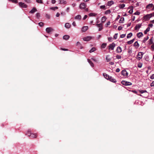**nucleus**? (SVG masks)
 I'll return each mask as SVG.
<instances>
[{
	"mask_svg": "<svg viewBox=\"0 0 154 154\" xmlns=\"http://www.w3.org/2000/svg\"><path fill=\"white\" fill-rule=\"evenodd\" d=\"M152 17V14H147L143 17V20L145 21L149 20L151 17Z\"/></svg>",
	"mask_w": 154,
	"mask_h": 154,
	"instance_id": "1",
	"label": "nucleus"
},
{
	"mask_svg": "<svg viewBox=\"0 0 154 154\" xmlns=\"http://www.w3.org/2000/svg\"><path fill=\"white\" fill-rule=\"evenodd\" d=\"M143 54L144 53L142 52H139L137 54V59L139 60H140L142 58L143 55Z\"/></svg>",
	"mask_w": 154,
	"mask_h": 154,
	"instance_id": "2",
	"label": "nucleus"
},
{
	"mask_svg": "<svg viewBox=\"0 0 154 154\" xmlns=\"http://www.w3.org/2000/svg\"><path fill=\"white\" fill-rule=\"evenodd\" d=\"M122 85H132V83L129 82H127L125 81H122Z\"/></svg>",
	"mask_w": 154,
	"mask_h": 154,
	"instance_id": "3",
	"label": "nucleus"
},
{
	"mask_svg": "<svg viewBox=\"0 0 154 154\" xmlns=\"http://www.w3.org/2000/svg\"><path fill=\"white\" fill-rule=\"evenodd\" d=\"M87 6L86 4L84 3H81L79 6L80 9H84L86 8Z\"/></svg>",
	"mask_w": 154,
	"mask_h": 154,
	"instance_id": "4",
	"label": "nucleus"
},
{
	"mask_svg": "<svg viewBox=\"0 0 154 154\" xmlns=\"http://www.w3.org/2000/svg\"><path fill=\"white\" fill-rule=\"evenodd\" d=\"M116 46V44L114 43H112V44L109 45V49H111L112 50H113L114 48Z\"/></svg>",
	"mask_w": 154,
	"mask_h": 154,
	"instance_id": "5",
	"label": "nucleus"
},
{
	"mask_svg": "<svg viewBox=\"0 0 154 154\" xmlns=\"http://www.w3.org/2000/svg\"><path fill=\"white\" fill-rule=\"evenodd\" d=\"M19 4L20 6L22 8H26L27 7V5L24 3L20 2L19 3Z\"/></svg>",
	"mask_w": 154,
	"mask_h": 154,
	"instance_id": "6",
	"label": "nucleus"
},
{
	"mask_svg": "<svg viewBox=\"0 0 154 154\" xmlns=\"http://www.w3.org/2000/svg\"><path fill=\"white\" fill-rule=\"evenodd\" d=\"M96 26L99 28V31L103 29V24L101 23L97 24Z\"/></svg>",
	"mask_w": 154,
	"mask_h": 154,
	"instance_id": "7",
	"label": "nucleus"
},
{
	"mask_svg": "<svg viewBox=\"0 0 154 154\" xmlns=\"http://www.w3.org/2000/svg\"><path fill=\"white\" fill-rule=\"evenodd\" d=\"M26 135H28V136H30L31 138H36L37 137V135L36 134H32L31 135H29L27 133L26 134Z\"/></svg>",
	"mask_w": 154,
	"mask_h": 154,
	"instance_id": "8",
	"label": "nucleus"
},
{
	"mask_svg": "<svg viewBox=\"0 0 154 154\" xmlns=\"http://www.w3.org/2000/svg\"><path fill=\"white\" fill-rule=\"evenodd\" d=\"M53 31H54L53 29L50 27H48L46 29V32L48 33H49Z\"/></svg>",
	"mask_w": 154,
	"mask_h": 154,
	"instance_id": "9",
	"label": "nucleus"
},
{
	"mask_svg": "<svg viewBox=\"0 0 154 154\" xmlns=\"http://www.w3.org/2000/svg\"><path fill=\"white\" fill-rule=\"evenodd\" d=\"M91 39V37L90 36H88L85 37L83 38L84 41H90Z\"/></svg>",
	"mask_w": 154,
	"mask_h": 154,
	"instance_id": "10",
	"label": "nucleus"
},
{
	"mask_svg": "<svg viewBox=\"0 0 154 154\" xmlns=\"http://www.w3.org/2000/svg\"><path fill=\"white\" fill-rule=\"evenodd\" d=\"M139 91L140 93L141 94L145 93V96H144V97H146V96H147L148 95V93L146 90H140Z\"/></svg>",
	"mask_w": 154,
	"mask_h": 154,
	"instance_id": "11",
	"label": "nucleus"
},
{
	"mask_svg": "<svg viewBox=\"0 0 154 154\" xmlns=\"http://www.w3.org/2000/svg\"><path fill=\"white\" fill-rule=\"evenodd\" d=\"M122 74L124 76H127L128 75V73L125 70H123L122 71Z\"/></svg>",
	"mask_w": 154,
	"mask_h": 154,
	"instance_id": "12",
	"label": "nucleus"
},
{
	"mask_svg": "<svg viewBox=\"0 0 154 154\" xmlns=\"http://www.w3.org/2000/svg\"><path fill=\"white\" fill-rule=\"evenodd\" d=\"M88 26H84L82 28V32H85L88 29Z\"/></svg>",
	"mask_w": 154,
	"mask_h": 154,
	"instance_id": "13",
	"label": "nucleus"
},
{
	"mask_svg": "<svg viewBox=\"0 0 154 154\" xmlns=\"http://www.w3.org/2000/svg\"><path fill=\"white\" fill-rule=\"evenodd\" d=\"M141 24H137L136 26L134 27V29L135 30H137L138 29H139L141 26Z\"/></svg>",
	"mask_w": 154,
	"mask_h": 154,
	"instance_id": "14",
	"label": "nucleus"
},
{
	"mask_svg": "<svg viewBox=\"0 0 154 154\" xmlns=\"http://www.w3.org/2000/svg\"><path fill=\"white\" fill-rule=\"evenodd\" d=\"M116 51L117 53H120L122 51V49L119 46L117 48Z\"/></svg>",
	"mask_w": 154,
	"mask_h": 154,
	"instance_id": "15",
	"label": "nucleus"
},
{
	"mask_svg": "<svg viewBox=\"0 0 154 154\" xmlns=\"http://www.w3.org/2000/svg\"><path fill=\"white\" fill-rule=\"evenodd\" d=\"M36 11H37V9L35 7H33L32 9L29 11V13L33 14Z\"/></svg>",
	"mask_w": 154,
	"mask_h": 154,
	"instance_id": "16",
	"label": "nucleus"
},
{
	"mask_svg": "<svg viewBox=\"0 0 154 154\" xmlns=\"http://www.w3.org/2000/svg\"><path fill=\"white\" fill-rule=\"evenodd\" d=\"M109 79L111 82H113L115 83L116 82V80L114 79L112 77V76H110L109 78Z\"/></svg>",
	"mask_w": 154,
	"mask_h": 154,
	"instance_id": "17",
	"label": "nucleus"
},
{
	"mask_svg": "<svg viewBox=\"0 0 154 154\" xmlns=\"http://www.w3.org/2000/svg\"><path fill=\"white\" fill-rule=\"evenodd\" d=\"M153 6V5L152 4H149L147 5L146 7V8L148 9H150Z\"/></svg>",
	"mask_w": 154,
	"mask_h": 154,
	"instance_id": "18",
	"label": "nucleus"
},
{
	"mask_svg": "<svg viewBox=\"0 0 154 154\" xmlns=\"http://www.w3.org/2000/svg\"><path fill=\"white\" fill-rule=\"evenodd\" d=\"M103 75L104 77L108 80L109 79L110 76L106 74V73H103Z\"/></svg>",
	"mask_w": 154,
	"mask_h": 154,
	"instance_id": "19",
	"label": "nucleus"
},
{
	"mask_svg": "<svg viewBox=\"0 0 154 154\" xmlns=\"http://www.w3.org/2000/svg\"><path fill=\"white\" fill-rule=\"evenodd\" d=\"M69 36L67 35H65L63 36V38L64 39L67 40L69 38Z\"/></svg>",
	"mask_w": 154,
	"mask_h": 154,
	"instance_id": "20",
	"label": "nucleus"
},
{
	"mask_svg": "<svg viewBox=\"0 0 154 154\" xmlns=\"http://www.w3.org/2000/svg\"><path fill=\"white\" fill-rule=\"evenodd\" d=\"M107 18L105 16L103 17L101 19V22L104 23L106 20Z\"/></svg>",
	"mask_w": 154,
	"mask_h": 154,
	"instance_id": "21",
	"label": "nucleus"
},
{
	"mask_svg": "<svg viewBox=\"0 0 154 154\" xmlns=\"http://www.w3.org/2000/svg\"><path fill=\"white\" fill-rule=\"evenodd\" d=\"M81 18V16L80 15H78L76 16L75 17V20H79Z\"/></svg>",
	"mask_w": 154,
	"mask_h": 154,
	"instance_id": "22",
	"label": "nucleus"
},
{
	"mask_svg": "<svg viewBox=\"0 0 154 154\" xmlns=\"http://www.w3.org/2000/svg\"><path fill=\"white\" fill-rule=\"evenodd\" d=\"M143 34L142 32H139L137 33V36L138 38H140L143 36Z\"/></svg>",
	"mask_w": 154,
	"mask_h": 154,
	"instance_id": "23",
	"label": "nucleus"
},
{
	"mask_svg": "<svg viewBox=\"0 0 154 154\" xmlns=\"http://www.w3.org/2000/svg\"><path fill=\"white\" fill-rule=\"evenodd\" d=\"M65 26L67 28H69L70 27L71 25L69 23H66Z\"/></svg>",
	"mask_w": 154,
	"mask_h": 154,
	"instance_id": "24",
	"label": "nucleus"
},
{
	"mask_svg": "<svg viewBox=\"0 0 154 154\" xmlns=\"http://www.w3.org/2000/svg\"><path fill=\"white\" fill-rule=\"evenodd\" d=\"M96 50V48L93 47L89 51V52L90 53H92V52Z\"/></svg>",
	"mask_w": 154,
	"mask_h": 154,
	"instance_id": "25",
	"label": "nucleus"
},
{
	"mask_svg": "<svg viewBox=\"0 0 154 154\" xmlns=\"http://www.w3.org/2000/svg\"><path fill=\"white\" fill-rule=\"evenodd\" d=\"M134 38L131 40L130 41H128L127 42V43L128 44V45H130L133 42H134Z\"/></svg>",
	"mask_w": 154,
	"mask_h": 154,
	"instance_id": "26",
	"label": "nucleus"
},
{
	"mask_svg": "<svg viewBox=\"0 0 154 154\" xmlns=\"http://www.w3.org/2000/svg\"><path fill=\"white\" fill-rule=\"evenodd\" d=\"M88 63L90 64L92 66V67H94V63L92 62L91 61L90 59H88Z\"/></svg>",
	"mask_w": 154,
	"mask_h": 154,
	"instance_id": "27",
	"label": "nucleus"
},
{
	"mask_svg": "<svg viewBox=\"0 0 154 154\" xmlns=\"http://www.w3.org/2000/svg\"><path fill=\"white\" fill-rule=\"evenodd\" d=\"M134 46L135 47H137V48H138L139 46V45L138 43L136 41L134 44Z\"/></svg>",
	"mask_w": 154,
	"mask_h": 154,
	"instance_id": "28",
	"label": "nucleus"
},
{
	"mask_svg": "<svg viewBox=\"0 0 154 154\" xmlns=\"http://www.w3.org/2000/svg\"><path fill=\"white\" fill-rule=\"evenodd\" d=\"M114 3L112 1H109L107 2L108 5L109 6H110Z\"/></svg>",
	"mask_w": 154,
	"mask_h": 154,
	"instance_id": "29",
	"label": "nucleus"
},
{
	"mask_svg": "<svg viewBox=\"0 0 154 154\" xmlns=\"http://www.w3.org/2000/svg\"><path fill=\"white\" fill-rule=\"evenodd\" d=\"M150 30V28L149 27H148L146 29V30L144 31V33L145 34H146L147 33V32H149Z\"/></svg>",
	"mask_w": 154,
	"mask_h": 154,
	"instance_id": "30",
	"label": "nucleus"
},
{
	"mask_svg": "<svg viewBox=\"0 0 154 154\" xmlns=\"http://www.w3.org/2000/svg\"><path fill=\"white\" fill-rule=\"evenodd\" d=\"M60 4H65L66 3V2L65 0H60Z\"/></svg>",
	"mask_w": 154,
	"mask_h": 154,
	"instance_id": "31",
	"label": "nucleus"
},
{
	"mask_svg": "<svg viewBox=\"0 0 154 154\" xmlns=\"http://www.w3.org/2000/svg\"><path fill=\"white\" fill-rule=\"evenodd\" d=\"M111 13V11L110 10H106L105 12V14L107 15V14H109Z\"/></svg>",
	"mask_w": 154,
	"mask_h": 154,
	"instance_id": "32",
	"label": "nucleus"
},
{
	"mask_svg": "<svg viewBox=\"0 0 154 154\" xmlns=\"http://www.w3.org/2000/svg\"><path fill=\"white\" fill-rule=\"evenodd\" d=\"M124 20V17L121 18L119 21V23H123V22Z\"/></svg>",
	"mask_w": 154,
	"mask_h": 154,
	"instance_id": "33",
	"label": "nucleus"
},
{
	"mask_svg": "<svg viewBox=\"0 0 154 154\" xmlns=\"http://www.w3.org/2000/svg\"><path fill=\"white\" fill-rule=\"evenodd\" d=\"M132 35V33L131 32L128 34L127 36V38H130L131 37Z\"/></svg>",
	"mask_w": 154,
	"mask_h": 154,
	"instance_id": "34",
	"label": "nucleus"
},
{
	"mask_svg": "<svg viewBox=\"0 0 154 154\" xmlns=\"http://www.w3.org/2000/svg\"><path fill=\"white\" fill-rule=\"evenodd\" d=\"M106 45L107 44L106 43H103L101 45V48H104L106 47Z\"/></svg>",
	"mask_w": 154,
	"mask_h": 154,
	"instance_id": "35",
	"label": "nucleus"
},
{
	"mask_svg": "<svg viewBox=\"0 0 154 154\" xmlns=\"http://www.w3.org/2000/svg\"><path fill=\"white\" fill-rule=\"evenodd\" d=\"M149 39V37L147 36L146 37H145L143 40V42L145 43L148 39Z\"/></svg>",
	"mask_w": 154,
	"mask_h": 154,
	"instance_id": "36",
	"label": "nucleus"
},
{
	"mask_svg": "<svg viewBox=\"0 0 154 154\" xmlns=\"http://www.w3.org/2000/svg\"><path fill=\"white\" fill-rule=\"evenodd\" d=\"M125 6V5L124 4H122L120 5L119 6L120 8L122 9Z\"/></svg>",
	"mask_w": 154,
	"mask_h": 154,
	"instance_id": "37",
	"label": "nucleus"
},
{
	"mask_svg": "<svg viewBox=\"0 0 154 154\" xmlns=\"http://www.w3.org/2000/svg\"><path fill=\"white\" fill-rule=\"evenodd\" d=\"M96 14L94 13H90L89 14L90 16H95L96 15Z\"/></svg>",
	"mask_w": 154,
	"mask_h": 154,
	"instance_id": "38",
	"label": "nucleus"
},
{
	"mask_svg": "<svg viewBox=\"0 0 154 154\" xmlns=\"http://www.w3.org/2000/svg\"><path fill=\"white\" fill-rule=\"evenodd\" d=\"M153 42L152 39V38L150 39L149 40V45H151V44H152L153 43Z\"/></svg>",
	"mask_w": 154,
	"mask_h": 154,
	"instance_id": "39",
	"label": "nucleus"
},
{
	"mask_svg": "<svg viewBox=\"0 0 154 154\" xmlns=\"http://www.w3.org/2000/svg\"><path fill=\"white\" fill-rule=\"evenodd\" d=\"M133 7L132 6L131 7V9L129 11V13L130 14H132L133 12Z\"/></svg>",
	"mask_w": 154,
	"mask_h": 154,
	"instance_id": "40",
	"label": "nucleus"
},
{
	"mask_svg": "<svg viewBox=\"0 0 154 154\" xmlns=\"http://www.w3.org/2000/svg\"><path fill=\"white\" fill-rule=\"evenodd\" d=\"M100 8L104 10H105L106 9V6L104 5L101 6H100Z\"/></svg>",
	"mask_w": 154,
	"mask_h": 154,
	"instance_id": "41",
	"label": "nucleus"
},
{
	"mask_svg": "<svg viewBox=\"0 0 154 154\" xmlns=\"http://www.w3.org/2000/svg\"><path fill=\"white\" fill-rule=\"evenodd\" d=\"M109 56V55H107L106 57V59L107 62L111 60V59L109 58H108V57Z\"/></svg>",
	"mask_w": 154,
	"mask_h": 154,
	"instance_id": "42",
	"label": "nucleus"
},
{
	"mask_svg": "<svg viewBox=\"0 0 154 154\" xmlns=\"http://www.w3.org/2000/svg\"><path fill=\"white\" fill-rule=\"evenodd\" d=\"M36 2L38 3H40L41 4L43 3L42 0H36Z\"/></svg>",
	"mask_w": 154,
	"mask_h": 154,
	"instance_id": "43",
	"label": "nucleus"
},
{
	"mask_svg": "<svg viewBox=\"0 0 154 154\" xmlns=\"http://www.w3.org/2000/svg\"><path fill=\"white\" fill-rule=\"evenodd\" d=\"M40 14L39 13H37V14H36V16L37 18H39V17H40Z\"/></svg>",
	"mask_w": 154,
	"mask_h": 154,
	"instance_id": "44",
	"label": "nucleus"
},
{
	"mask_svg": "<svg viewBox=\"0 0 154 154\" xmlns=\"http://www.w3.org/2000/svg\"><path fill=\"white\" fill-rule=\"evenodd\" d=\"M44 23L43 22H41L38 23V25L41 26H42L44 25Z\"/></svg>",
	"mask_w": 154,
	"mask_h": 154,
	"instance_id": "45",
	"label": "nucleus"
},
{
	"mask_svg": "<svg viewBox=\"0 0 154 154\" xmlns=\"http://www.w3.org/2000/svg\"><path fill=\"white\" fill-rule=\"evenodd\" d=\"M9 1H12L13 2H14L16 3H17V0H8Z\"/></svg>",
	"mask_w": 154,
	"mask_h": 154,
	"instance_id": "46",
	"label": "nucleus"
},
{
	"mask_svg": "<svg viewBox=\"0 0 154 154\" xmlns=\"http://www.w3.org/2000/svg\"><path fill=\"white\" fill-rule=\"evenodd\" d=\"M51 8L52 10H55L56 9H57L58 8L57 7H54Z\"/></svg>",
	"mask_w": 154,
	"mask_h": 154,
	"instance_id": "47",
	"label": "nucleus"
},
{
	"mask_svg": "<svg viewBox=\"0 0 154 154\" xmlns=\"http://www.w3.org/2000/svg\"><path fill=\"white\" fill-rule=\"evenodd\" d=\"M28 133L29 135H31L32 133H31L30 129H29L26 133Z\"/></svg>",
	"mask_w": 154,
	"mask_h": 154,
	"instance_id": "48",
	"label": "nucleus"
},
{
	"mask_svg": "<svg viewBox=\"0 0 154 154\" xmlns=\"http://www.w3.org/2000/svg\"><path fill=\"white\" fill-rule=\"evenodd\" d=\"M134 14L135 15H139L140 14V13L139 12L137 11Z\"/></svg>",
	"mask_w": 154,
	"mask_h": 154,
	"instance_id": "49",
	"label": "nucleus"
},
{
	"mask_svg": "<svg viewBox=\"0 0 154 154\" xmlns=\"http://www.w3.org/2000/svg\"><path fill=\"white\" fill-rule=\"evenodd\" d=\"M116 57L117 59H120L122 57L120 55H117L116 56Z\"/></svg>",
	"mask_w": 154,
	"mask_h": 154,
	"instance_id": "50",
	"label": "nucleus"
},
{
	"mask_svg": "<svg viewBox=\"0 0 154 154\" xmlns=\"http://www.w3.org/2000/svg\"><path fill=\"white\" fill-rule=\"evenodd\" d=\"M126 35L125 34H122L120 35V37L121 38H124L125 36Z\"/></svg>",
	"mask_w": 154,
	"mask_h": 154,
	"instance_id": "51",
	"label": "nucleus"
},
{
	"mask_svg": "<svg viewBox=\"0 0 154 154\" xmlns=\"http://www.w3.org/2000/svg\"><path fill=\"white\" fill-rule=\"evenodd\" d=\"M118 34L116 33L115 34L114 36V38L115 39H116L117 36Z\"/></svg>",
	"mask_w": 154,
	"mask_h": 154,
	"instance_id": "52",
	"label": "nucleus"
},
{
	"mask_svg": "<svg viewBox=\"0 0 154 154\" xmlns=\"http://www.w3.org/2000/svg\"><path fill=\"white\" fill-rule=\"evenodd\" d=\"M122 27L121 26H119L118 27V30H122Z\"/></svg>",
	"mask_w": 154,
	"mask_h": 154,
	"instance_id": "53",
	"label": "nucleus"
},
{
	"mask_svg": "<svg viewBox=\"0 0 154 154\" xmlns=\"http://www.w3.org/2000/svg\"><path fill=\"white\" fill-rule=\"evenodd\" d=\"M110 23L109 21H108L107 22V23L106 24V26L107 27L109 25H110Z\"/></svg>",
	"mask_w": 154,
	"mask_h": 154,
	"instance_id": "54",
	"label": "nucleus"
},
{
	"mask_svg": "<svg viewBox=\"0 0 154 154\" xmlns=\"http://www.w3.org/2000/svg\"><path fill=\"white\" fill-rule=\"evenodd\" d=\"M150 78L151 79H154V74H152Z\"/></svg>",
	"mask_w": 154,
	"mask_h": 154,
	"instance_id": "55",
	"label": "nucleus"
},
{
	"mask_svg": "<svg viewBox=\"0 0 154 154\" xmlns=\"http://www.w3.org/2000/svg\"><path fill=\"white\" fill-rule=\"evenodd\" d=\"M150 86L151 87L154 86V81L151 83Z\"/></svg>",
	"mask_w": 154,
	"mask_h": 154,
	"instance_id": "56",
	"label": "nucleus"
},
{
	"mask_svg": "<svg viewBox=\"0 0 154 154\" xmlns=\"http://www.w3.org/2000/svg\"><path fill=\"white\" fill-rule=\"evenodd\" d=\"M46 17L47 18H48V19H49L50 18V16L48 14H46Z\"/></svg>",
	"mask_w": 154,
	"mask_h": 154,
	"instance_id": "57",
	"label": "nucleus"
},
{
	"mask_svg": "<svg viewBox=\"0 0 154 154\" xmlns=\"http://www.w3.org/2000/svg\"><path fill=\"white\" fill-rule=\"evenodd\" d=\"M87 15H85L84 17H83V19L84 20H85L87 18Z\"/></svg>",
	"mask_w": 154,
	"mask_h": 154,
	"instance_id": "58",
	"label": "nucleus"
},
{
	"mask_svg": "<svg viewBox=\"0 0 154 154\" xmlns=\"http://www.w3.org/2000/svg\"><path fill=\"white\" fill-rule=\"evenodd\" d=\"M60 15V14L59 13H57L56 14V16L57 17H58Z\"/></svg>",
	"mask_w": 154,
	"mask_h": 154,
	"instance_id": "59",
	"label": "nucleus"
},
{
	"mask_svg": "<svg viewBox=\"0 0 154 154\" xmlns=\"http://www.w3.org/2000/svg\"><path fill=\"white\" fill-rule=\"evenodd\" d=\"M72 25H73L74 26H76V23H75V22H73L72 23Z\"/></svg>",
	"mask_w": 154,
	"mask_h": 154,
	"instance_id": "60",
	"label": "nucleus"
},
{
	"mask_svg": "<svg viewBox=\"0 0 154 154\" xmlns=\"http://www.w3.org/2000/svg\"><path fill=\"white\" fill-rule=\"evenodd\" d=\"M51 2L52 4H54L56 2V1L55 0H52Z\"/></svg>",
	"mask_w": 154,
	"mask_h": 154,
	"instance_id": "61",
	"label": "nucleus"
},
{
	"mask_svg": "<svg viewBox=\"0 0 154 154\" xmlns=\"http://www.w3.org/2000/svg\"><path fill=\"white\" fill-rule=\"evenodd\" d=\"M138 66L139 67L141 68L142 66V64H138Z\"/></svg>",
	"mask_w": 154,
	"mask_h": 154,
	"instance_id": "62",
	"label": "nucleus"
},
{
	"mask_svg": "<svg viewBox=\"0 0 154 154\" xmlns=\"http://www.w3.org/2000/svg\"><path fill=\"white\" fill-rule=\"evenodd\" d=\"M120 71V69L119 68H117L116 70V72H119Z\"/></svg>",
	"mask_w": 154,
	"mask_h": 154,
	"instance_id": "63",
	"label": "nucleus"
},
{
	"mask_svg": "<svg viewBox=\"0 0 154 154\" xmlns=\"http://www.w3.org/2000/svg\"><path fill=\"white\" fill-rule=\"evenodd\" d=\"M112 38L111 37H109L108 38V39L109 41H111Z\"/></svg>",
	"mask_w": 154,
	"mask_h": 154,
	"instance_id": "64",
	"label": "nucleus"
}]
</instances>
